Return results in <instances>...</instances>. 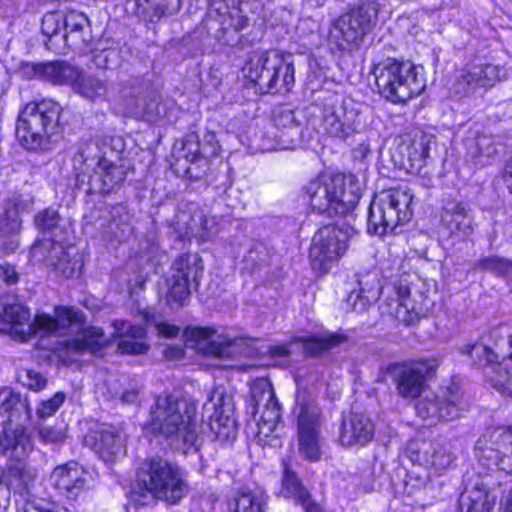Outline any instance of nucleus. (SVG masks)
I'll return each mask as SVG.
<instances>
[{
    "mask_svg": "<svg viewBox=\"0 0 512 512\" xmlns=\"http://www.w3.org/2000/svg\"><path fill=\"white\" fill-rule=\"evenodd\" d=\"M115 336L118 338L117 349L121 354H144L148 350L145 343V329L127 321H114Z\"/></svg>",
    "mask_w": 512,
    "mask_h": 512,
    "instance_id": "30",
    "label": "nucleus"
},
{
    "mask_svg": "<svg viewBox=\"0 0 512 512\" xmlns=\"http://www.w3.org/2000/svg\"><path fill=\"white\" fill-rule=\"evenodd\" d=\"M412 202L413 195L407 189L398 188L382 193L370 204L368 233L382 236L409 222L413 215Z\"/></svg>",
    "mask_w": 512,
    "mask_h": 512,
    "instance_id": "8",
    "label": "nucleus"
},
{
    "mask_svg": "<svg viewBox=\"0 0 512 512\" xmlns=\"http://www.w3.org/2000/svg\"><path fill=\"white\" fill-rule=\"evenodd\" d=\"M80 313L82 314V320L80 322L73 323L61 330L59 333H51V335L62 336L67 330L75 328L77 330L75 337L66 339L62 342L67 351L75 353H80L85 350H96L105 346L107 344V339L102 328L97 326H89L83 329L80 328L85 321L84 314L81 311Z\"/></svg>",
    "mask_w": 512,
    "mask_h": 512,
    "instance_id": "25",
    "label": "nucleus"
},
{
    "mask_svg": "<svg viewBox=\"0 0 512 512\" xmlns=\"http://www.w3.org/2000/svg\"><path fill=\"white\" fill-rule=\"evenodd\" d=\"M489 384L500 393H508L511 388V374L498 360L485 370Z\"/></svg>",
    "mask_w": 512,
    "mask_h": 512,
    "instance_id": "51",
    "label": "nucleus"
},
{
    "mask_svg": "<svg viewBox=\"0 0 512 512\" xmlns=\"http://www.w3.org/2000/svg\"><path fill=\"white\" fill-rule=\"evenodd\" d=\"M18 406H23L18 394H15L8 388L0 390V413L8 414L9 418L13 415Z\"/></svg>",
    "mask_w": 512,
    "mask_h": 512,
    "instance_id": "59",
    "label": "nucleus"
},
{
    "mask_svg": "<svg viewBox=\"0 0 512 512\" xmlns=\"http://www.w3.org/2000/svg\"><path fill=\"white\" fill-rule=\"evenodd\" d=\"M137 4V14L148 19L150 22L158 21L164 15L173 13V11L164 9L160 5L146 6L140 0L137 1Z\"/></svg>",
    "mask_w": 512,
    "mask_h": 512,
    "instance_id": "64",
    "label": "nucleus"
},
{
    "mask_svg": "<svg viewBox=\"0 0 512 512\" xmlns=\"http://www.w3.org/2000/svg\"><path fill=\"white\" fill-rule=\"evenodd\" d=\"M469 155L475 159L476 165H486L487 161L495 154L493 138L489 135L480 134L467 141Z\"/></svg>",
    "mask_w": 512,
    "mask_h": 512,
    "instance_id": "47",
    "label": "nucleus"
},
{
    "mask_svg": "<svg viewBox=\"0 0 512 512\" xmlns=\"http://www.w3.org/2000/svg\"><path fill=\"white\" fill-rule=\"evenodd\" d=\"M441 223L453 235L467 237L473 233V215L469 205L456 199H444Z\"/></svg>",
    "mask_w": 512,
    "mask_h": 512,
    "instance_id": "23",
    "label": "nucleus"
},
{
    "mask_svg": "<svg viewBox=\"0 0 512 512\" xmlns=\"http://www.w3.org/2000/svg\"><path fill=\"white\" fill-rule=\"evenodd\" d=\"M275 124L280 129L298 132L299 122L295 112L291 109H282L275 114Z\"/></svg>",
    "mask_w": 512,
    "mask_h": 512,
    "instance_id": "63",
    "label": "nucleus"
},
{
    "mask_svg": "<svg viewBox=\"0 0 512 512\" xmlns=\"http://www.w3.org/2000/svg\"><path fill=\"white\" fill-rule=\"evenodd\" d=\"M191 283L169 276L160 285V293L166 304L172 309L183 307L190 297Z\"/></svg>",
    "mask_w": 512,
    "mask_h": 512,
    "instance_id": "42",
    "label": "nucleus"
},
{
    "mask_svg": "<svg viewBox=\"0 0 512 512\" xmlns=\"http://www.w3.org/2000/svg\"><path fill=\"white\" fill-rule=\"evenodd\" d=\"M108 148L111 154L119 155L124 150V141L121 137H111L99 141H82L78 152L74 157L75 165L84 174L94 172L98 167L100 160H105L108 154Z\"/></svg>",
    "mask_w": 512,
    "mask_h": 512,
    "instance_id": "19",
    "label": "nucleus"
},
{
    "mask_svg": "<svg viewBox=\"0 0 512 512\" xmlns=\"http://www.w3.org/2000/svg\"><path fill=\"white\" fill-rule=\"evenodd\" d=\"M82 320L80 310L74 307L56 306L54 315L37 314L30 322V312L22 304L7 305L0 315V331H5L9 326L15 334L19 335L22 342L28 341L33 335L59 333L73 323Z\"/></svg>",
    "mask_w": 512,
    "mask_h": 512,
    "instance_id": "2",
    "label": "nucleus"
},
{
    "mask_svg": "<svg viewBox=\"0 0 512 512\" xmlns=\"http://www.w3.org/2000/svg\"><path fill=\"white\" fill-rule=\"evenodd\" d=\"M203 275L202 259L196 253L179 255L171 266L170 276L198 286Z\"/></svg>",
    "mask_w": 512,
    "mask_h": 512,
    "instance_id": "38",
    "label": "nucleus"
},
{
    "mask_svg": "<svg viewBox=\"0 0 512 512\" xmlns=\"http://www.w3.org/2000/svg\"><path fill=\"white\" fill-rule=\"evenodd\" d=\"M476 457L484 465L496 466L499 470L512 473V431L498 427L483 434L475 446Z\"/></svg>",
    "mask_w": 512,
    "mask_h": 512,
    "instance_id": "13",
    "label": "nucleus"
},
{
    "mask_svg": "<svg viewBox=\"0 0 512 512\" xmlns=\"http://www.w3.org/2000/svg\"><path fill=\"white\" fill-rule=\"evenodd\" d=\"M91 178L99 182L97 188L100 193L108 194L123 184L126 179V169L123 165L115 164L106 158L98 162V167Z\"/></svg>",
    "mask_w": 512,
    "mask_h": 512,
    "instance_id": "37",
    "label": "nucleus"
},
{
    "mask_svg": "<svg viewBox=\"0 0 512 512\" xmlns=\"http://www.w3.org/2000/svg\"><path fill=\"white\" fill-rule=\"evenodd\" d=\"M474 269L501 277H512V259L499 256L483 257L474 263Z\"/></svg>",
    "mask_w": 512,
    "mask_h": 512,
    "instance_id": "50",
    "label": "nucleus"
},
{
    "mask_svg": "<svg viewBox=\"0 0 512 512\" xmlns=\"http://www.w3.org/2000/svg\"><path fill=\"white\" fill-rule=\"evenodd\" d=\"M359 112L352 100L335 101L325 105L323 128L332 137L347 140L357 131Z\"/></svg>",
    "mask_w": 512,
    "mask_h": 512,
    "instance_id": "15",
    "label": "nucleus"
},
{
    "mask_svg": "<svg viewBox=\"0 0 512 512\" xmlns=\"http://www.w3.org/2000/svg\"><path fill=\"white\" fill-rule=\"evenodd\" d=\"M204 412L212 411L208 416V426L220 441L234 440L238 433L234 417L232 398L223 388L212 390L208 401L203 406Z\"/></svg>",
    "mask_w": 512,
    "mask_h": 512,
    "instance_id": "14",
    "label": "nucleus"
},
{
    "mask_svg": "<svg viewBox=\"0 0 512 512\" xmlns=\"http://www.w3.org/2000/svg\"><path fill=\"white\" fill-rule=\"evenodd\" d=\"M231 512H267V499L263 493L251 490H241L230 504Z\"/></svg>",
    "mask_w": 512,
    "mask_h": 512,
    "instance_id": "45",
    "label": "nucleus"
},
{
    "mask_svg": "<svg viewBox=\"0 0 512 512\" xmlns=\"http://www.w3.org/2000/svg\"><path fill=\"white\" fill-rule=\"evenodd\" d=\"M459 351L461 354L467 355L471 359L473 365L484 369V371L499 358L497 353L482 342L465 344L459 348Z\"/></svg>",
    "mask_w": 512,
    "mask_h": 512,
    "instance_id": "46",
    "label": "nucleus"
},
{
    "mask_svg": "<svg viewBox=\"0 0 512 512\" xmlns=\"http://www.w3.org/2000/svg\"><path fill=\"white\" fill-rule=\"evenodd\" d=\"M407 160L411 169H421L429 156V146L426 137L415 140L407 147Z\"/></svg>",
    "mask_w": 512,
    "mask_h": 512,
    "instance_id": "54",
    "label": "nucleus"
},
{
    "mask_svg": "<svg viewBox=\"0 0 512 512\" xmlns=\"http://www.w3.org/2000/svg\"><path fill=\"white\" fill-rule=\"evenodd\" d=\"M63 29V14L60 12H49L46 13L41 21L42 34L47 38L45 45L47 49L59 53L65 54V44L62 34Z\"/></svg>",
    "mask_w": 512,
    "mask_h": 512,
    "instance_id": "40",
    "label": "nucleus"
},
{
    "mask_svg": "<svg viewBox=\"0 0 512 512\" xmlns=\"http://www.w3.org/2000/svg\"><path fill=\"white\" fill-rule=\"evenodd\" d=\"M62 38L64 39L65 50L67 48L83 50L91 41L90 28L72 33H62Z\"/></svg>",
    "mask_w": 512,
    "mask_h": 512,
    "instance_id": "57",
    "label": "nucleus"
},
{
    "mask_svg": "<svg viewBox=\"0 0 512 512\" xmlns=\"http://www.w3.org/2000/svg\"><path fill=\"white\" fill-rule=\"evenodd\" d=\"M138 481L152 497L171 505L178 504L190 490L183 470L160 456L142 462Z\"/></svg>",
    "mask_w": 512,
    "mask_h": 512,
    "instance_id": "3",
    "label": "nucleus"
},
{
    "mask_svg": "<svg viewBox=\"0 0 512 512\" xmlns=\"http://www.w3.org/2000/svg\"><path fill=\"white\" fill-rule=\"evenodd\" d=\"M459 404V397L456 394H451L450 398L431 394L418 401L415 409L419 417L433 424L440 419L457 418L461 411Z\"/></svg>",
    "mask_w": 512,
    "mask_h": 512,
    "instance_id": "24",
    "label": "nucleus"
},
{
    "mask_svg": "<svg viewBox=\"0 0 512 512\" xmlns=\"http://www.w3.org/2000/svg\"><path fill=\"white\" fill-rule=\"evenodd\" d=\"M220 145L212 131H203L202 134L188 133L181 142V156L191 164L207 166L208 161L218 155Z\"/></svg>",
    "mask_w": 512,
    "mask_h": 512,
    "instance_id": "20",
    "label": "nucleus"
},
{
    "mask_svg": "<svg viewBox=\"0 0 512 512\" xmlns=\"http://www.w3.org/2000/svg\"><path fill=\"white\" fill-rule=\"evenodd\" d=\"M196 415L197 405L193 400L164 392L150 407L147 429L175 449L186 452L198 441Z\"/></svg>",
    "mask_w": 512,
    "mask_h": 512,
    "instance_id": "1",
    "label": "nucleus"
},
{
    "mask_svg": "<svg viewBox=\"0 0 512 512\" xmlns=\"http://www.w3.org/2000/svg\"><path fill=\"white\" fill-rule=\"evenodd\" d=\"M192 222L193 218L191 217L190 213L179 210L176 215L174 216V219L171 222V225L174 227V230L180 237L189 235L192 230Z\"/></svg>",
    "mask_w": 512,
    "mask_h": 512,
    "instance_id": "62",
    "label": "nucleus"
},
{
    "mask_svg": "<svg viewBox=\"0 0 512 512\" xmlns=\"http://www.w3.org/2000/svg\"><path fill=\"white\" fill-rule=\"evenodd\" d=\"M410 458L434 473H441L451 466L455 460V454L449 444L431 441L422 442L419 448L410 450Z\"/></svg>",
    "mask_w": 512,
    "mask_h": 512,
    "instance_id": "22",
    "label": "nucleus"
},
{
    "mask_svg": "<svg viewBox=\"0 0 512 512\" xmlns=\"http://www.w3.org/2000/svg\"><path fill=\"white\" fill-rule=\"evenodd\" d=\"M143 81L136 77L127 80L119 91V100L122 105L132 114H152L153 109L143 98Z\"/></svg>",
    "mask_w": 512,
    "mask_h": 512,
    "instance_id": "36",
    "label": "nucleus"
},
{
    "mask_svg": "<svg viewBox=\"0 0 512 512\" xmlns=\"http://www.w3.org/2000/svg\"><path fill=\"white\" fill-rule=\"evenodd\" d=\"M374 436V425L363 413H351L344 417L340 430V442L343 446L365 445Z\"/></svg>",
    "mask_w": 512,
    "mask_h": 512,
    "instance_id": "28",
    "label": "nucleus"
},
{
    "mask_svg": "<svg viewBox=\"0 0 512 512\" xmlns=\"http://www.w3.org/2000/svg\"><path fill=\"white\" fill-rule=\"evenodd\" d=\"M22 219L17 205L6 210L0 219V249L6 254L15 252L20 246Z\"/></svg>",
    "mask_w": 512,
    "mask_h": 512,
    "instance_id": "33",
    "label": "nucleus"
},
{
    "mask_svg": "<svg viewBox=\"0 0 512 512\" xmlns=\"http://www.w3.org/2000/svg\"><path fill=\"white\" fill-rule=\"evenodd\" d=\"M29 261L32 265L52 268L66 278L74 277L77 273V262H71L61 243L50 238L38 239L34 242L29 250Z\"/></svg>",
    "mask_w": 512,
    "mask_h": 512,
    "instance_id": "16",
    "label": "nucleus"
},
{
    "mask_svg": "<svg viewBox=\"0 0 512 512\" xmlns=\"http://www.w3.org/2000/svg\"><path fill=\"white\" fill-rule=\"evenodd\" d=\"M32 449V441L25 427L17 425L7 428L0 437V452L11 458L20 459Z\"/></svg>",
    "mask_w": 512,
    "mask_h": 512,
    "instance_id": "35",
    "label": "nucleus"
},
{
    "mask_svg": "<svg viewBox=\"0 0 512 512\" xmlns=\"http://www.w3.org/2000/svg\"><path fill=\"white\" fill-rule=\"evenodd\" d=\"M233 12L234 8L231 10L224 0H212L207 12V25L215 22L218 24L215 30L225 32L233 25Z\"/></svg>",
    "mask_w": 512,
    "mask_h": 512,
    "instance_id": "48",
    "label": "nucleus"
},
{
    "mask_svg": "<svg viewBox=\"0 0 512 512\" xmlns=\"http://www.w3.org/2000/svg\"><path fill=\"white\" fill-rule=\"evenodd\" d=\"M19 381L28 389L33 391H40L47 385V380L43 375L32 369H24L18 374Z\"/></svg>",
    "mask_w": 512,
    "mask_h": 512,
    "instance_id": "58",
    "label": "nucleus"
},
{
    "mask_svg": "<svg viewBox=\"0 0 512 512\" xmlns=\"http://www.w3.org/2000/svg\"><path fill=\"white\" fill-rule=\"evenodd\" d=\"M61 220L58 209L48 207L34 216V225L42 233H50L59 227Z\"/></svg>",
    "mask_w": 512,
    "mask_h": 512,
    "instance_id": "53",
    "label": "nucleus"
},
{
    "mask_svg": "<svg viewBox=\"0 0 512 512\" xmlns=\"http://www.w3.org/2000/svg\"><path fill=\"white\" fill-rule=\"evenodd\" d=\"M396 298L387 297L381 304L383 314L394 317L406 325H412L425 317L433 306V301L419 290L411 291L408 286H394Z\"/></svg>",
    "mask_w": 512,
    "mask_h": 512,
    "instance_id": "12",
    "label": "nucleus"
},
{
    "mask_svg": "<svg viewBox=\"0 0 512 512\" xmlns=\"http://www.w3.org/2000/svg\"><path fill=\"white\" fill-rule=\"evenodd\" d=\"M440 363L436 358H423L392 363L387 374L395 384L397 394L404 399H416L433 379Z\"/></svg>",
    "mask_w": 512,
    "mask_h": 512,
    "instance_id": "11",
    "label": "nucleus"
},
{
    "mask_svg": "<svg viewBox=\"0 0 512 512\" xmlns=\"http://www.w3.org/2000/svg\"><path fill=\"white\" fill-rule=\"evenodd\" d=\"M250 393L257 411L262 406L277 401L273 386L266 378L256 379L251 386Z\"/></svg>",
    "mask_w": 512,
    "mask_h": 512,
    "instance_id": "52",
    "label": "nucleus"
},
{
    "mask_svg": "<svg viewBox=\"0 0 512 512\" xmlns=\"http://www.w3.org/2000/svg\"><path fill=\"white\" fill-rule=\"evenodd\" d=\"M60 113V105L52 100L26 104L17 120V138L28 150L50 149V138L58 127Z\"/></svg>",
    "mask_w": 512,
    "mask_h": 512,
    "instance_id": "4",
    "label": "nucleus"
},
{
    "mask_svg": "<svg viewBox=\"0 0 512 512\" xmlns=\"http://www.w3.org/2000/svg\"><path fill=\"white\" fill-rule=\"evenodd\" d=\"M125 435L112 426L92 430L85 442L105 463H114L126 453Z\"/></svg>",
    "mask_w": 512,
    "mask_h": 512,
    "instance_id": "17",
    "label": "nucleus"
},
{
    "mask_svg": "<svg viewBox=\"0 0 512 512\" xmlns=\"http://www.w3.org/2000/svg\"><path fill=\"white\" fill-rule=\"evenodd\" d=\"M350 231L337 225H325L317 230L310 247V263L320 275L328 273L345 255L349 247Z\"/></svg>",
    "mask_w": 512,
    "mask_h": 512,
    "instance_id": "10",
    "label": "nucleus"
},
{
    "mask_svg": "<svg viewBox=\"0 0 512 512\" xmlns=\"http://www.w3.org/2000/svg\"><path fill=\"white\" fill-rule=\"evenodd\" d=\"M280 62V53L277 51L264 52L253 57L247 63L246 77L262 94L273 93L275 69Z\"/></svg>",
    "mask_w": 512,
    "mask_h": 512,
    "instance_id": "21",
    "label": "nucleus"
},
{
    "mask_svg": "<svg viewBox=\"0 0 512 512\" xmlns=\"http://www.w3.org/2000/svg\"><path fill=\"white\" fill-rule=\"evenodd\" d=\"M192 335L198 345H201L202 342H207L204 347V352L207 356L228 359L233 357L236 353L234 348L239 341L237 338L230 339L225 336L215 337V331L210 328H194Z\"/></svg>",
    "mask_w": 512,
    "mask_h": 512,
    "instance_id": "31",
    "label": "nucleus"
},
{
    "mask_svg": "<svg viewBox=\"0 0 512 512\" xmlns=\"http://www.w3.org/2000/svg\"><path fill=\"white\" fill-rule=\"evenodd\" d=\"M71 89L81 97L95 101L105 96L107 92V84L96 76L87 75L80 67V75L77 77L75 82H73Z\"/></svg>",
    "mask_w": 512,
    "mask_h": 512,
    "instance_id": "44",
    "label": "nucleus"
},
{
    "mask_svg": "<svg viewBox=\"0 0 512 512\" xmlns=\"http://www.w3.org/2000/svg\"><path fill=\"white\" fill-rule=\"evenodd\" d=\"M132 233L129 215L122 205L111 208L108 218L100 224V234L106 242H122Z\"/></svg>",
    "mask_w": 512,
    "mask_h": 512,
    "instance_id": "32",
    "label": "nucleus"
},
{
    "mask_svg": "<svg viewBox=\"0 0 512 512\" xmlns=\"http://www.w3.org/2000/svg\"><path fill=\"white\" fill-rule=\"evenodd\" d=\"M299 453L311 462L322 456V411L316 400L306 391H299L293 410Z\"/></svg>",
    "mask_w": 512,
    "mask_h": 512,
    "instance_id": "9",
    "label": "nucleus"
},
{
    "mask_svg": "<svg viewBox=\"0 0 512 512\" xmlns=\"http://www.w3.org/2000/svg\"><path fill=\"white\" fill-rule=\"evenodd\" d=\"M80 75V67L65 60L45 62L43 81L54 86H69Z\"/></svg>",
    "mask_w": 512,
    "mask_h": 512,
    "instance_id": "39",
    "label": "nucleus"
},
{
    "mask_svg": "<svg viewBox=\"0 0 512 512\" xmlns=\"http://www.w3.org/2000/svg\"><path fill=\"white\" fill-rule=\"evenodd\" d=\"M85 469L75 461L57 466L51 473L53 485L67 497H76L86 485Z\"/></svg>",
    "mask_w": 512,
    "mask_h": 512,
    "instance_id": "27",
    "label": "nucleus"
},
{
    "mask_svg": "<svg viewBox=\"0 0 512 512\" xmlns=\"http://www.w3.org/2000/svg\"><path fill=\"white\" fill-rule=\"evenodd\" d=\"M305 194L314 211L329 217L348 214L361 197L351 184L346 187L340 177L314 179L306 185Z\"/></svg>",
    "mask_w": 512,
    "mask_h": 512,
    "instance_id": "7",
    "label": "nucleus"
},
{
    "mask_svg": "<svg viewBox=\"0 0 512 512\" xmlns=\"http://www.w3.org/2000/svg\"><path fill=\"white\" fill-rule=\"evenodd\" d=\"M36 470L22 462L10 464L3 470L0 483L5 485L8 491H12L16 499V507L19 503L35 501L33 498L36 486Z\"/></svg>",
    "mask_w": 512,
    "mask_h": 512,
    "instance_id": "18",
    "label": "nucleus"
},
{
    "mask_svg": "<svg viewBox=\"0 0 512 512\" xmlns=\"http://www.w3.org/2000/svg\"><path fill=\"white\" fill-rule=\"evenodd\" d=\"M38 437L45 444H60L64 442L66 434L63 429L43 425L38 428Z\"/></svg>",
    "mask_w": 512,
    "mask_h": 512,
    "instance_id": "61",
    "label": "nucleus"
},
{
    "mask_svg": "<svg viewBox=\"0 0 512 512\" xmlns=\"http://www.w3.org/2000/svg\"><path fill=\"white\" fill-rule=\"evenodd\" d=\"M506 75L503 67L494 64H479L473 66L462 76L463 81L469 86L488 87L493 86Z\"/></svg>",
    "mask_w": 512,
    "mask_h": 512,
    "instance_id": "41",
    "label": "nucleus"
},
{
    "mask_svg": "<svg viewBox=\"0 0 512 512\" xmlns=\"http://www.w3.org/2000/svg\"><path fill=\"white\" fill-rule=\"evenodd\" d=\"M65 401V394L57 392L52 398L42 401L37 407L36 413L39 418H47L56 413Z\"/></svg>",
    "mask_w": 512,
    "mask_h": 512,
    "instance_id": "60",
    "label": "nucleus"
},
{
    "mask_svg": "<svg viewBox=\"0 0 512 512\" xmlns=\"http://www.w3.org/2000/svg\"><path fill=\"white\" fill-rule=\"evenodd\" d=\"M358 290L352 291L347 299L353 311L365 312L368 307L379 299L382 287L378 273L373 270H365L356 274Z\"/></svg>",
    "mask_w": 512,
    "mask_h": 512,
    "instance_id": "26",
    "label": "nucleus"
},
{
    "mask_svg": "<svg viewBox=\"0 0 512 512\" xmlns=\"http://www.w3.org/2000/svg\"><path fill=\"white\" fill-rule=\"evenodd\" d=\"M345 340L342 334L324 332L310 337H299L298 342L302 343L304 352L311 357L319 356L327 352Z\"/></svg>",
    "mask_w": 512,
    "mask_h": 512,
    "instance_id": "43",
    "label": "nucleus"
},
{
    "mask_svg": "<svg viewBox=\"0 0 512 512\" xmlns=\"http://www.w3.org/2000/svg\"><path fill=\"white\" fill-rule=\"evenodd\" d=\"M283 477L281 493L302 507L305 512H324L322 506L318 504L303 486L298 476L290 469L287 460H283Z\"/></svg>",
    "mask_w": 512,
    "mask_h": 512,
    "instance_id": "29",
    "label": "nucleus"
},
{
    "mask_svg": "<svg viewBox=\"0 0 512 512\" xmlns=\"http://www.w3.org/2000/svg\"><path fill=\"white\" fill-rule=\"evenodd\" d=\"M379 7L367 1L351 8L335 19L329 30V41L341 51L358 49L377 24Z\"/></svg>",
    "mask_w": 512,
    "mask_h": 512,
    "instance_id": "6",
    "label": "nucleus"
},
{
    "mask_svg": "<svg viewBox=\"0 0 512 512\" xmlns=\"http://www.w3.org/2000/svg\"><path fill=\"white\" fill-rule=\"evenodd\" d=\"M121 60L119 50L116 48H107L97 51L93 54L92 62L98 68L102 70H109L116 68Z\"/></svg>",
    "mask_w": 512,
    "mask_h": 512,
    "instance_id": "55",
    "label": "nucleus"
},
{
    "mask_svg": "<svg viewBox=\"0 0 512 512\" xmlns=\"http://www.w3.org/2000/svg\"><path fill=\"white\" fill-rule=\"evenodd\" d=\"M87 28H90V22L84 13L69 11L66 14H63L64 33L83 31Z\"/></svg>",
    "mask_w": 512,
    "mask_h": 512,
    "instance_id": "56",
    "label": "nucleus"
},
{
    "mask_svg": "<svg viewBox=\"0 0 512 512\" xmlns=\"http://www.w3.org/2000/svg\"><path fill=\"white\" fill-rule=\"evenodd\" d=\"M497 495L485 484L476 483L459 500L460 512H492Z\"/></svg>",
    "mask_w": 512,
    "mask_h": 512,
    "instance_id": "34",
    "label": "nucleus"
},
{
    "mask_svg": "<svg viewBox=\"0 0 512 512\" xmlns=\"http://www.w3.org/2000/svg\"><path fill=\"white\" fill-rule=\"evenodd\" d=\"M418 68L411 63L387 58L373 67L379 93L393 103H404L419 95L425 81Z\"/></svg>",
    "mask_w": 512,
    "mask_h": 512,
    "instance_id": "5",
    "label": "nucleus"
},
{
    "mask_svg": "<svg viewBox=\"0 0 512 512\" xmlns=\"http://www.w3.org/2000/svg\"><path fill=\"white\" fill-rule=\"evenodd\" d=\"M280 62L281 65H278L277 69H275L276 75L273 82V93L289 92L295 82V69L291 57H285L280 54Z\"/></svg>",
    "mask_w": 512,
    "mask_h": 512,
    "instance_id": "49",
    "label": "nucleus"
}]
</instances>
